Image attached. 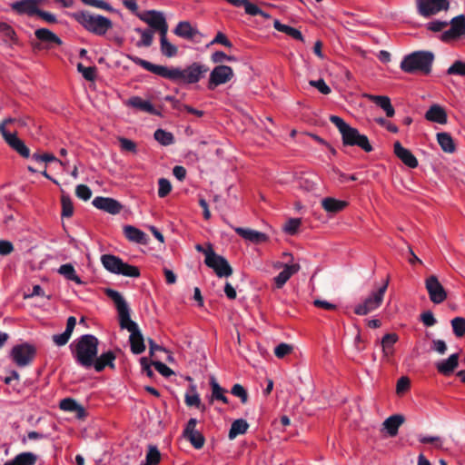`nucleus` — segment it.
<instances>
[{
  "label": "nucleus",
  "instance_id": "nucleus-62",
  "mask_svg": "<svg viewBox=\"0 0 465 465\" xmlns=\"http://www.w3.org/2000/svg\"><path fill=\"white\" fill-rule=\"evenodd\" d=\"M71 338V334L65 331L61 334H55L53 336V341L57 346L65 345Z\"/></svg>",
  "mask_w": 465,
  "mask_h": 465
},
{
  "label": "nucleus",
  "instance_id": "nucleus-20",
  "mask_svg": "<svg viewBox=\"0 0 465 465\" xmlns=\"http://www.w3.org/2000/svg\"><path fill=\"white\" fill-rule=\"evenodd\" d=\"M399 337L396 333L385 334L381 341L382 350V360L390 362L394 354V344L398 341Z\"/></svg>",
  "mask_w": 465,
  "mask_h": 465
},
{
  "label": "nucleus",
  "instance_id": "nucleus-25",
  "mask_svg": "<svg viewBox=\"0 0 465 465\" xmlns=\"http://www.w3.org/2000/svg\"><path fill=\"white\" fill-rule=\"evenodd\" d=\"M459 365V354L453 353L447 359L436 363L438 371L445 376L450 375Z\"/></svg>",
  "mask_w": 465,
  "mask_h": 465
},
{
  "label": "nucleus",
  "instance_id": "nucleus-60",
  "mask_svg": "<svg viewBox=\"0 0 465 465\" xmlns=\"http://www.w3.org/2000/svg\"><path fill=\"white\" fill-rule=\"evenodd\" d=\"M13 243L7 240H0V255L6 256L14 252Z\"/></svg>",
  "mask_w": 465,
  "mask_h": 465
},
{
  "label": "nucleus",
  "instance_id": "nucleus-1",
  "mask_svg": "<svg viewBox=\"0 0 465 465\" xmlns=\"http://www.w3.org/2000/svg\"><path fill=\"white\" fill-rule=\"evenodd\" d=\"M127 58L135 64L142 66L143 69L156 75L184 84L198 83L208 71L207 66L196 62L191 64L185 68H180L154 64L132 54H128Z\"/></svg>",
  "mask_w": 465,
  "mask_h": 465
},
{
  "label": "nucleus",
  "instance_id": "nucleus-53",
  "mask_svg": "<svg viewBox=\"0 0 465 465\" xmlns=\"http://www.w3.org/2000/svg\"><path fill=\"white\" fill-rule=\"evenodd\" d=\"M309 84L315 87L322 94H329L331 92L323 79L311 80L309 81Z\"/></svg>",
  "mask_w": 465,
  "mask_h": 465
},
{
  "label": "nucleus",
  "instance_id": "nucleus-64",
  "mask_svg": "<svg viewBox=\"0 0 465 465\" xmlns=\"http://www.w3.org/2000/svg\"><path fill=\"white\" fill-rule=\"evenodd\" d=\"M421 322L425 326H433L437 321L430 311H427L420 315Z\"/></svg>",
  "mask_w": 465,
  "mask_h": 465
},
{
  "label": "nucleus",
  "instance_id": "nucleus-31",
  "mask_svg": "<svg viewBox=\"0 0 465 465\" xmlns=\"http://www.w3.org/2000/svg\"><path fill=\"white\" fill-rule=\"evenodd\" d=\"M124 232L125 237L131 242L142 244H146L148 242L147 235L143 231L134 226H125L124 228Z\"/></svg>",
  "mask_w": 465,
  "mask_h": 465
},
{
  "label": "nucleus",
  "instance_id": "nucleus-36",
  "mask_svg": "<svg viewBox=\"0 0 465 465\" xmlns=\"http://www.w3.org/2000/svg\"><path fill=\"white\" fill-rule=\"evenodd\" d=\"M37 456L32 452H23L15 457L14 460L5 462L4 465H35Z\"/></svg>",
  "mask_w": 465,
  "mask_h": 465
},
{
  "label": "nucleus",
  "instance_id": "nucleus-37",
  "mask_svg": "<svg viewBox=\"0 0 465 465\" xmlns=\"http://www.w3.org/2000/svg\"><path fill=\"white\" fill-rule=\"evenodd\" d=\"M57 272L66 280L72 281L78 285H82L84 283L80 277L77 275L74 267L71 263L62 264Z\"/></svg>",
  "mask_w": 465,
  "mask_h": 465
},
{
  "label": "nucleus",
  "instance_id": "nucleus-27",
  "mask_svg": "<svg viewBox=\"0 0 465 465\" xmlns=\"http://www.w3.org/2000/svg\"><path fill=\"white\" fill-rule=\"evenodd\" d=\"M125 104L152 114H159L150 101L143 100L139 96L131 97L125 102Z\"/></svg>",
  "mask_w": 465,
  "mask_h": 465
},
{
  "label": "nucleus",
  "instance_id": "nucleus-61",
  "mask_svg": "<svg viewBox=\"0 0 465 465\" xmlns=\"http://www.w3.org/2000/svg\"><path fill=\"white\" fill-rule=\"evenodd\" d=\"M153 364L156 371L164 377H170L173 374V371L166 364L161 361H154Z\"/></svg>",
  "mask_w": 465,
  "mask_h": 465
},
{
  "label": "nucleus",
  "instance_id": "nucleus-51",
  "mask_svg": "<svg viewBox=\"0 0 465 465\" xmlns=\"http://www.w3.org/2000/svg\"><path fill=\"white\" fill-rule=\"evenodd\" d=\"M171 190H172V185H171V183L167 179H165V178L159 179V181H158V196L160 198L165 197L167 194L170 193Z\"/></svg>",
  "mask_w": 465,
  "mask_h": 465
},
{
  "label": "nucleus",
  "instance_id": "nucleus-41",
  "mask_svg": "<svg viewBox=\"0 0 465 465\" xmlns=\"http://www.w3.org/2000/svg\"><path fill=\"white\" fill-rule=\"evenodd\" d=\"M135 31L141 35V39L136 44L138 47H148L153 44V32L152 30L136 28Z\"/></svg>",
  "mask_w": 465,
  "mask_h": 465
},
{
  "label": "nucleus",
  "instance_id": "nucleus-35",
  "mask_svg": "<svg viewBox=\"0 0 465 465\" xmlns=\"http://www.w3.org/2000/svg\"><path fill=\"white\" fill-rule=\"evenodd\" d=\"M273 26L277 31L284 33L295 40L304 42V37H303L302 34L301 33V31H299L298 29L292 27L290 25L282 24L277 19L274 20Z\"/></svg>",
  "mask_w": 465,
  "mask_h": 465
},
{
  "label": "nucleus",
  "instance_id": "nucleus-52",
  "mask_svg": "<svg viewBox=\"0 0 465 465\" xmlns=\"http://www.w3.org/2000/svg\"><path fill=\"white\" fill-rule=\"evenodd\" d=\"M293 348L292 345L282 342L277 345L274 349V354L277 358L282 359L286 355L290 354L292 351Z\"/></svg>",
  "mask_w": 465,
  "mask_h": 465
},
{
  "label": "nucleus",
  "instance_id": "nucleus-57",
  "mask_svg": "<svg viewBox=\"0 0 465 465\" xmlns=\"http://www.w3.org/2000/svg\"><path fill=\"white\" fill-rule=\"evenodd\" d=\"M419 441L421 443H433L437 448H442V440L438 436H419Z\"/></svg>",
  "mask_w": 465,
  "mask_h": 465
},
{
  "label": "nucleus",
  "instance_id": "nucleus-49",
  "mask_svg": "<svg viewBox=\"0 0 465 465\" xmlns=\"http://www.w3.org/2000/svg\"><path fill=\"white\" fill-rule=\"evenodd\" d=\"M450 75L465 76V62L458 60L455 61L447 70Z\"/></svg>",
  "mask_w": 465,
  "mask_h": 465
},
{
  "label": "nucleus",
  "instance_id": "nucleus-3",
  "mask_svg": "<svg viewBox=\"0 0 465 465\" xmlns=\"http://www.w3.org/2000/svg\"><path fill=\"white\" fill-rule=\"evenodd\" d=\"M71 348L75 361L83 367L89 368L97 356L98 339L94 335L85 334L78 338Z\"/></svg>",
  "mask_w": 465,
  "mask_h": 465
},
{
  "label": "nucleus",
  "instance_id": "nucleus-42",
  "mask_svg": "<svg viewBox=\"0 0 465 465\" xmlns=\"http://www.w3.org/2000/svg\"><path fill=\"white\" fill-rule=\"evenodd\" d=\"M154 139L162 145L167 146L174 143L173 134L163 129H157L154 132Z\"/></svg>",
  "mask_w": 465,
  "mask_h": 465
},
{
  "label": "nucleus",
  "instance_id": "nucleus-23",
  "mask_svg": "<svg viewBox=\"0 0 465 465\" xmlns=\"http://www.w3.org/2000/svg\"><path fill=\"white\" fill-rule=\"evenodd\" d=\"M363 97L381 107L388 117L394 116L395 110L391 103L390 97L386 95H374L371 94H364Z\"/></svg>",
  "mask_w": 465,
  "mask_h": 465
},
{
  "label": "nucleus",
  "instance_id": "nucleus-10",
  "mask_svg": "<svg viewBox=\"0 0 465 465\" xmlns=\"http://www.w3.org/2000/svg\"><path fill=\"white\" fill-rule=\"evenodd\" d=\"M204 263L214 271L218 277H228L232 273V269L227 260L217 254L213 250H208Z\"/></svg>",
  "mask_w": 465,
  "mask_h": 465
},
{
  "label": "nucleus",
  "instance_id": "nucleus-47",
  "mask_svg": "<svg viewBox=\"0 0 465 465\" xmlns=\"http://www.w3.org/2000/svg\"><path fill=\"white\" fill-rule=\"evenodd\" d=\"M184 401L188 406L201 407V399L194 387L185 394Z\"/></svg>",
  "mask_w": 465,
  "mask_h": 465
},
{
  "label": "nucleus",
  "instance_id": "nucleus-12",
  "mask_svg": "<svg viewBox=\"0 0 465 465\" xmlns=\"http://www.w3.org/2000/svg\"><path fill=\"white\" fill-rule=\"evenodd\" d=\"M137 16L160 35L168 32V25L162 12L148 10L137 14Z\"/></svg>",
  "mask_w": 465,
  "mask_h": 465
},
{
  "label": "nucleus",
  "instance_id": "nucleus-63",
  "mask_svg": "<svg viewBox=\"0 0 465 465\" xmlns=\"http://www.w3.org/2000/svg\"><path fill=\"white\" fill-rule=\"evenodd\" d=\"M0 33L10 40L15 39V30L8 24L4 22L0 23Z\"/></svg>",
  "mask_w": 465,
  "mask_h": 465
},
{
  "label": "nucleus",
  "instance_id": "nucleus-26",
  "mask_svg": "<svg viewBox=\"0 0 465 465\" xmlns=\"http://www.w3.org/2000/svg\"><path fill=\"white\" fill-rule=\"evenodd\" d=\"M116 356L115 354L109 351L104 353H102L99 357L94 360V367L96 371H102L105 367H110L111 369H114V360Z\"/></svg>",
  "mask_w": 465,
  "mask_h": 465
},
{
  "label": "nucleus",
  "instance_id": "nucleus-5",
  "mask_svg": "<svg viewBox=\"0 0 465 465\" xmlns=\"http://www.w3.org/2000/svg\"><path fill=\"white\" fill-rule=\"evenodd\" d=\"M434 55L428 51H416L405 55L401 62V69L409 74L422 73L429 74L431 70V64Z\"/></svg>",
  "mask_w": 465,
  "mask_h": 465
},
{
  "label": "nucleus",
  "instance_id": "nucleus-28",
  "mask_svg": "<svg viewBox=\"0 0 465 465\" xmlns=\"http://www.w3.org/2000/svg\"><path fill=\"white\" fill-rule=\"evenodd\" d=\"M425 118L433 123L444 124L447 123V114L439 104L431 105L425 114Z\"/></svg>",
  "mask_w": 465,
  "mask_h": 465
},
{
  "label": "nucleus",
  "instance_id": "nucleus-18",
  "mask_svg": "<svg viewBox=\"0 0 465 465\" xmlns=\"http://www.w3.org/2000/svg\"><path fill=\"white\" fill-rule=\"evenodd\" d=\"M92 203L95 208L107 212L111 214L119 213L122 210L121 203L109 197L97 196L93 200Z\"/></svg>",
  "mask_w": 465,
  "mask_h": 465
},
{
  "label": "nucleus",
  "instance_id": "nucleus-54",
  "mask_svg": "<svg viewBox=\"0 0 465 465\" xmlns=\"http://www.w3.org/2000/svg\"><path fill=\"white\" fill-rule=\"evenodd\" d=\"M84 5L96 7L98 9L113 11V7L104 0H81Z\"/></svg>",
  "mask_w": 465,
  "mask_h": 465
},
{
  "label": "nucleus",
  "instance_id": "nucleus-40",
  "mask_svg": "<svg viewBox=\"0 0 465 465\" xmlns=\"http://www.w3.org/2000/svg\"><path fill=\"white\" fill-rule=\"evenodd\" d=\"M248 423L242 419L234 420L232 423L231 429L229 430V439L233 440L238 435L245 433L248 430Z\"/></svg>",
  "mask_w": 465,
  "mask_h": 465
},
{
  "label": "nucleus",
  "instance_id": "nucleus-24",
  "mask_svg": "<svg viewBox=\"0 0 465 465\" xmlns=\"http://www.w3.org/2000/svg\"><path fill=\"white\" fill-rule=\"evenodd\" d=\"M348 202L333 197H325L321 201V205L326 213H337L348 206Z\"/></svg>",
  "mask_w": 465,
  "mask_h": 465
},
{
  "label": "nucleus",
  "instance_id": "nucleus-33",
  "mask_svg": "<svg viewBox=\"0 0 465 465\" xmlns=\"http://www.w3.org/2000/svg\"><path fill=\"white\" fill-rule=\"evenodd\" d=\"M35 35L38 40L47 45H61L62 40L52 31L46 28H40L35 30Z\"/></svg>",
  "mask_w": 465,
  "mask_h": 465
},
{
  "label": "nucleus",
  "instance_id": "nucleus-34",
  "mask_svg": "<svg viewBox=\"0 0 465 465\" xmlns=\"http://www.w3.org/2000/svg\"><path fill=\"white\" fill-rule=\"evenodd\" d=\"M160 50L162 54L168 58L174 57L178 54V47L169 42L167 33L160 35Z\"/></svg>",
  "mask_w": 465,
  "mask_h": 465
},
{
  "label": "nucleus",
  "instance_id": "nucleus-50",
  "mask_svg": "<svg viewBox=\"0 0 465 465\" xmlns=\"http://www.w3.org/2000/svg\"><path fill=\"white\" fill-rule=\"evenodd\" d=\"M301 224L302 221L300 218H291L285 223L283 231L288 234L293 235L297 232Z\"/></svg>",
  "mask_w": 465,
  "mask_h": 465
},
{
  "label": "nucleus",
  "instance_id": "nucleus-58",
  "mask_svg": "<svg viewBox=\"0 0 465 465\" xmlns=\"http://www.w3.org/2000/svg\"><path fill=\"white\" fill-rule=\"evenodd\" d=\"M410 384H411V381L408 377H406V376L401 377L398 380L397 384H396V392L398 394H402L403 392H405L406 391L409 390Z\"/></svg>",
  "mask_w": 465,
  "mask_h": 465
},
{
  "label": "nucleus",
  "instance_id": "nucleus-45",
  "mask_svg": "<svg viewBox=\"0 0 465 465\" xmlns=\"http://www.w3.org/2000/svg\"><path fill=\"white\" fill-rule=\"evenodd\" d=\"M62 204V216L71 217L74 214V204L71 197L68 194H62L61 197Z\"/></svg>",
  "mask_w": 465,
  "mask_h": 465
},
{
  "label": "nucleus",
  "instance_id": "nucleus-19",
  "mask_svg": "<svg viewBox=\"0 0 465 465\" xmlns=\"http://www.w3.org/2000/svg\"><path fill=\"white\" fill-rule=\"evenodd\" d=\"M301 266L297 262L285 263L282 271L273 278V282L277 288H282L290 280V278L297 273Z\"/></svg>",
  "mask_w": 465,
  "mask_h": 465
},
{
  "label": "nucleus",
  "instance_id": "nucleus-6",
  "mask_svg": "<svg viewBox=\"0 0 465 465\" xmlns=\"http://www.w3.org/2000/svg\"><path fill=\"white\" fill-rule=\"evenodd\" d=\"M75 19L85 30L96 35H104L113 26L109 18L88 11L77 13Z\"/></svg>",
  "mask_w": 465,
  "mask_h": 465
},
{
  "label": "nucleus",
  "instance_id": "nucleus-17",
  "mask_svg": "<svg viewBox=\"0 0 465 465\" xmlns=\"http://www.w3.org/2000/svg\"><path fill=\"white\" fill-rule=\"evenodd\" d=\"M41 0H21L11 4V8L19 15H35L39 12Z\"/></svg>",
  "mask_w": 465,
  "mask_h": 465
},
{
  "label": "nucleus",
  "instance_id": "nucleus-43",
  "mask_svg": "<svg viewBox=\"0 0 465 465\" xmlns=\"http://www.w3.org/2000/svg\"><path fill=\"white\" fill-rule=\"evenodd\" d=\"M161 460V453L157 447L149 446L148 451L145 456V461L141 465H157Z\"/></svg>",
  "mask_w": 465,
  "mask_h": 465
},
{
  "label": "nucleus",
  "instance_id": "nucleus-9",
  "mask_svg": "<svg viewBox=\"0 0 465 465\" xmlns=\"http://www.w3.org/2000/svg\"><path fill=\"white\" fill-rule=\"evenodd\" d=\"M16 122L14 118H6L0 124V133L6 143L23 157H29L30 150L25 143L19 139L15 133L7 130V126Z\"/></svg>",
  "mask_w": 465,
  "mask_h": 465
},
{
  "label": "nucleus",
  "instance_id": "nucleus-21",
  "mask_svg": "<svg viewBox=\"0 0 465 465\" xmlns=\"http://www.w3.org/2000/svg\"><path fill=\"white\" fill-rule=\"evenodd\" d=\"M233 230L244 240L252 243H262L269 239L267 234L250 228L233 227Z\"/></svg>",
  "mask_w": 465,
  "mask_h": 465
},
{
  "label": "nucleus",
  "instance_id": "nucleus-55",
  "mask_svg": "<svg viewBox=\"0 0 465 465\" xmlns=\"http://www.w3.org/2000/svg\"><path fill=\"white\" fill-rule=\"evenodd\" d=\"M75 194L79 199L87 201L92 196V191L87 185L79 184L75 188Z\"/></svg>",
  "mask_w": 465,
  "mask_h": 465
},
{
  "label": "nucleus",
  "instance_id": "nucleus-44",
  "mask_svg": "<svg viewBox=\"0 0 465 465\" xmlns=\"http://www.w3.org/2000/svg\"><path fill=\"white\" fill-rule=\"evenodd\" d=\"M450 324L456 337L460 338L465 335V318L455 317L451 320Z\"/></svg>",
  "mask_w": 465,
  "mask_h": 465
},
{
  "label": "nucleus",
  "instance_id": "nucleus-8",
  "mask_svg": "<svg viewBox=\"0 0 465 465\" xmlns=\"http://www.w3.org/2000/svg\"><path fill=\"white\" fill-rule=\"evenodd\" d=\"M389 281L386 280L378 290L372 291L361 303L354 308L357 315H366L377 310L382 303Z\"/></svg>",
  "mask_w": 465,
  "mask_h": 465
},
{
  "label": "nucleus",
  "instance_id": "nucleus-15",
  "mask_svg": "<svg viewBox=\"0 0 465 465\" xmlns=\"http://www.w3.org/2000/svg\"><path fill=\"white\" fill-rule=\"evenodd\" d=\"M450 29L440 35V40L445 43L457 40L465 35V16L463 15L455 16L450 20Z\"/></svg>",
  "mask_w": 465,
  "mask_h": 465
},
{
  "label": "nucleus",
  "instance_id": "nucleus-32",
  "mask_svg": "<svg viewBox=\"0 0 465 465\" xmlns=\"http://www.w3.org/2000/svg\"><path fill=\"white\" fill-rule=\"evenodd\" d=\"M173 33L180 37L185 39H193L197 34L198 30L192 26L187 21L179 22L173 30Z\"/></svg>",
  "mask_w": 465,
  "mask_h": 465
},
{
  "label": "nucleus",
  "instance_id": "nucleus-38",
  "mask_svg": "<svg viewBox=\"0 0 465 465\" xmlns=\"http://www.w3.org/2000/svg\"><path fill=\"white\" fill-rule=\"evenodd\" d=\"M437 141L440 146V148L448 153H452L455 152L456 146L454 141L450 134L448 133H439L437 134Z\"/></svg>",
  "mask_w": 465,
  "mask_h": 465
},
{
  "label": "nucleus",
  "instance_id": "nucleus-29",
  "mask_svg": "<svg viewBox=\"0 0 465 465\" xmlns=\"http://www.w3.org/2000/svg\"><path fill=\"white\" fill-rule=\"evenodd\" d=\"M59 407L64 411L75 412V415L78 419H83L85 417L84 408L78 404L77 401L74 399L66 398L60 401Z\"/></svg>",
  "mask_w": 465,
  "mask_h": 465
},
{
  "label": "nucleus",
  "instance_id": "nucleus-11",
  "mask_svg": "<svg viewBox=\"0 0 465 465\" xmlns=\"http://www.w3.org/2000/svg\"><path fill=\"white\" fill-rule=\"evenodd\" d=\"M35 356V348L28 343L18 344L13 347L11 357L18 367L29 365Z\"/></svg>",
  "mask_w": 465,
  "mask_h": 465
},
{
  "label": "nucleus",
  "instance_id": "nucleus-48",
  "mask_svg": "<svg viewBox=\"0 0 465 465\" xmlns=\"http://www.w3.org/2000/svg\"><path fill=\"white\" fill-rule=\"evenodd\" d=\"M242 5L244 6L246 14L250 15H262L265 18L269 17V15L266 13H264L261 8H259L254 4H252L248 0H243Z\"/></svg>",
  "mask_w": 465,
  "mask_h": 465
},
{
  "label": "nucleus",
  "instance_id": "nucleus-56",
  "mask_svg": "<svg viewBox=\"0 0 465 465\" xmlns=\"http://www.w3.org/2000/svg\"><path fill=\"white\" fill-rule=\"evenodd\" d=\"M232 394L241 399L242 403L248 401V393L241 384H234L232 388Z\"/></svg>",
  "mask_w": 465,
  "mask_h": 465
},
{
  "label": "nucleus",
  "instance_id": "nucleus-22",
  "mask_svg": "<svg viewBox=\"0 0 465 465\" xmlns=\"http://www.w3.org/2000/svg\"><path fill=\"white\" fill-rule=\"evenodd\" d=\"M394 153L408 167L415 168L418 166L417 158L409 149L404 148L400 142L394 143Z\"/></svg>",
  "mask_w": 465,
  "mask_h": 465
},
{
  "label": "nucleus",
  "instance_id": "nucleus-14",
  "mask_svg": "<svg viewBox=\"0 0 465 465\" xmlns=\"http://www.w3.org/2000/svg\"><path fill=\"white\" fill-rule=\"evenodd\" d=\"M234 77L232 67L220 64L215 66L210 73L208 88L213 90L215 87L229 83Z\"/></svg>",
  "mask_w": 465,
  "mask_h": 465
},
{
  "label": "nucleus",
  "instance_id": "nucleus-59",
  "mask_svg": "<svg viewBox=\"0 0 465 465\" xmlns=\"http://www.w3.org/2000/svg\"><path fill=\"white\" fill-rule=\"evenodd\" d=\"M448 25H449V23L447 21L434 20V21L429 22L426 25V27L428 30L432 31V32H440Z\"/></svg>",
  "mask_w": 465,
  "mask_h": 465
},
{
  "label": "nucleus",
  "instance_id": "nucleus-46",
  "mask_svg": "<svg viewBox=\"0 0 465 465\" xmlns=\"http://www.w3.org/2000/svg\"><path fill=\"white\" fill-rule=\"evenodd\" d=\"M184 438L188 440L190 443L197 450L203 448V446L204 445V437L198 430L184 436Z\"/></svg>",
  "mask_w": 465,
  "mask_h": 465
},
{
  "label": "nucleus",
  "instance_id": "nucleus-13",
  "mask_svg": "<svg viewBox=\"0 0 465 465\" xmlns=\"http://www.w3.org/2000/svg\"><path fill=\"white\" fill-rule=\"evenodd\" d=\"M418 13L423 17H430L450 7L449 0H416Z\"/></svg>",
  "mask_w": 465,
  "mask_h": 465
},
{
  "label": "nucleus",
  "instance_id": "nucleus-2",
  "mask_svg": "<svg viewBox=\"0 0 465 465\" xmlns=\"http://www.w3.org/2000/svg\"><path fill=\"white\" fill-rule=\"evenodd\" d=\"M106 294L115 304L121 329H125L130 332L129 341L132 352L134 354L143 352L145 350L143 337L137 323L131 319L130 308L124 298L120 292L112 289H108Z\"/></svg>",
  "mask_w": 465,
  "mask_h": 465
},
{
  "label": "nucleus",
  "instance_id": "nucleus-4",
  "mask_svg": "<svg viewBox=\"0 0 465 465\" xmlns=\"http://www.w3.org/2000/svg\"><path fill=\"white\" fill-rule=\"evenodd\" d=\"M330 121L340 131L344 145L359 146L367 153L372 151V146L370 143L368 137L360 134L356 128L347 124L341 117L337 115H331Z\"/></svg>",
  "mask_w": 465,
  "mask_h": 465
},
{
  "label": "nucleus",
  "instance_id": "nucleus-7",
  "mask_svg": "<svg viewBox=\"0 0 465 465\" xmlns=\"http://www.w3.org/2000/svg\"><path fill=\"white\" fill-rule=\"evenodd\" d=\"M104 267L114 274H122L127 277H138L140 271L136 266L124 262L122 259L112 254H104L101 257Z\"/></svg>",
  "mask_w": 465,
  "mask_h": 465
},
{
  "label": "nucleus",
  "instance_id": "nucleus-39",
  "mask_svg": "<svg viewBox=\"0 0 465 465\" xmlns=\"http://www.w3.org/2000/svg\"><path fill=\"white\" fill-rule=\"evenodd\" d=\"M210 385L212 388V398L213 400L221 401L223 403H228V398L226 397L225 393L227 391L223 388H222L219 383L217 382L216 379L214 377H211L210 379Z\"/></svg>",
  "mask_w": 465,
  "mask_h": 465
},
{
  "label": "nucleus",
  "instance_id": "nucleus-30",
  "mask_svg": "<svg viewBox=\"0 0 465 465\" xmlns=\"http://www.w3.org/2000/svg\"><path fill=\"white\" fill-rule=\"evenodd\" d=\"M404 422V418L401 415L396 414L387 418L383 423V429L387 430L391 437L398 434L400 426Z\"/></svg>",
  "mask_w": 465,
  "mask_h": 465
},
{
  "label": "nucleus",
  "instance_id": "nucleus-16",
  "mask_svg": "<svg viewBox=\"0 0 465 465\" xmlns=\"http://www.w3.org/2000/svg\"><path fill=\"white\" fill-rule=\"evenodd\" d=\"M425 287L433 303L440 304L446 300L447 292L436 276L428 277L425 281Z\"/></svg>",
  "mask_w": 465,
  "mask_h": 465
}]
</instances>
